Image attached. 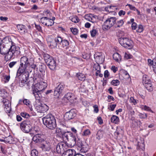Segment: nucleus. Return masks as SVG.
Listing matches in <instances>:
<instances>
[{"mask_svg":"<svg viewBox=\"0 0 156 156\" xmlns=\"http://www.w3.org/2000/svg\"><path fill=\"white\" fill-rule=\"evenodd\" d=\"M33 94H34V96H35V97L36 99V100H39L40 98L41 97V95L40 94V92H37V91H35L34 90V89H32Z\"/></svg>","mask_w":156,"mask_h":156,"instance_id":"bb28decb","label":"nucleus"},{"mask_svg":"<svg viewBox=\"0 0 156 156\" xmlns=\"http://www.w3.org/2000/svg\"><path fill=\"white\" fill-rule=\"evenodd\" d=\"M32 139L35 143L41 142L45 140V137L44 135L42 134H37L35 135Z\"/></svg>","mask_w":156,"mask_h":156,"instance_id":"9b49d317","label":"nucleus"},{"mask_svg":"<svg viewBox=\"0 0 156 156\" xmlns=\"http://www.w3.org/2000/svg\"><path fill=\"white\" fill-rule=\"evenodd\" d=\"M44 15L47 16L42 17L40 19L41 23L44 25L47 26H51L53 25L52 21L51 19L48 17L50 15V12L48 10H47L44 12Z\"/></svg>","mask_w":156,"mask_h":156,"instance_id":"20e7f679","label":"nucleus"},{"mask_svg":"<svg viewBox=\"0 0 156 156\" xmlns=\"http://www.w3.org/2000/svg\"><path fill=\"white\" fill-rule=\"evenodd\" d=\"M47 64L51 70H53L56 67L55 61L52 58H51L50 59L47 61Z\"/></svg>","mask_w":156,"mask_h":156,"instance_id":"f3484780","label":"nucleus"},{"mask_svg":"<svg viewBox=\"0 0 156 156\" xmlns=\"http://www.w3.org/2000/svg\"><path fill=\"white\" fill-rule=\"evenodd\" d=\"M71 31L74 35L77 34L78 32V30L76 28H70Z\"/></svg>","mask_w":156,"mask_h":156,"instance_id":"de8ad7c7","label":"nucleus"},{"mask_svg":"<svg viewBox=\"0 0 156 156\" xmlns=\"http://www.w3.org/2000/svg\"><path fill=\"white\" fill-rule=\"evenodd\" d=\"M35 27L38 31L41 32H42V27L40 25L35 24Z\"/></svg>","mask_w":156,"mask_h":156,"instance_id":"603ef678","label":"nucleus"},{"mask_svg":"<svg viewBox=\"0 0 156 156\" xmlns=\"http://www.w3.org/2000/svg\"><path fill=\"white\" fill-rule=\"evenodd\" d=\"M47 84L46 83L44 82H41L34 84L32 87V89H34L35 91L37 92H42L47 87Z\"/></svg>","mask_w":156,"mask_h":156,"instance_id":"6e6552de","label":"nucleus"},{"mask_svg":"<svg viewBox=\"0 0 156 156\" xmlns=\"http://www.w3.org/2000/svg\"><path fill=\"white\" fill-rule=\"evenodd\" d=\"M43 151H49L51 149V144L49 142L45 141L40 146Z\"/></svg>","mask_w":156,"mask_h":156,"instance_id":"dca6fc26","label":"nucleus"},{"mask_svg":"<svg viewBox=\"0 0 156 156\" xmlns=\"http://www.w3.org/2000/svg\"><path fill=\"white\" fill-rule=\"evenodd\" d=\"M21 115L25 118H28L30 117V115L26 112H22L20 113Z\"/></svg>","mask_w":156,"mask_h":156,"instance_id":"49530a36","label":"nucleus"},{"mask_svg":"<svg viewBox=\"0 0 156 156\" xmlns=\"http://www.w3.org/2000/svg\"><path fill=\"white\" fill-rule=\"evenodd\" d=\"M144 110L147 111H150L151 110V109L149 107L147 106L146 105H144V106L143 108Z\"/></svg>","mask_w":156,"mask_h":156,"instance_id":"0e129e2a","label":"nucleus"},{"mask_svg":"<svg viewBox=\"0 0 156 156\" xmlns=\"http://www.w3.org/2000/svg\"><path fill=\"white\" fill-rule=\"evenodd\" d=\"M137 27V24L136 23H133L132 24L131 27L132 30H135L136 29Z\"/></svg>","mask_w":156,"mask_h":156,"instance_id":"13d9d810","label":"nucleus"},{"mask_svg":"<svg viewBox=\"0 0 156 156\" xmlns=\"http://www.w3.org/2000/svg\"><path fill=\"white\" fill-rule=\"evenodd\" d=\"M73 134L70 132H63L61 136H62L64 140H68L69 138L73 136Z\"/></svg>","mask_w":156,"mask_h":156,"instance_id":"5701e85b","label":"nucleus"},{"mask_svg":"<svg viewBox=\"0 0 156 156\" xmlns=\"http://www.w3.org/2000/svg\"><path fill=\"white\" fill-rule=\"evenodd\" d=\"M76 114L73 110H70L68 112H66L64 116V118L66 120H69L75 117Z\"/></svg>","mask_w":156,"mask_h":156,"instance_id":"4468645a","label":"nucleus"},{"mask_svg":"<svg viewBox=\"0 0 156 156\" xmlns=\"http://www.w3.org/2000/svg\"><path fill=\"white\" fill-rule=\"evenodd\" d=\"M126 13L125 12L122 10H121L119 12V16H121L122 15H124Z\"/></svg>","mask_w":156,"mask_h":156,"instance_id":"69168bd1","label":"nucleus"},{"mask_svg":"<svg viewBox=\"0 0 156 156\" xmlns=\"http://www.w3.org/2000/svg\"><path fill=\"white\" fill-rule=\"evenodd\" d=\"M115 17H111L108 18L104 22L103 27L104 30H107L112 27L115 23L116 21Z\"/></svg>","mask_w":156,"mask_h":156,"instance_id":"423d86ee","label":"nucleus"},{"mask_svg":"<svg viewBox=\"0 0 156 156\" xmlns=\"http://www.w3.org/2000/svg\"><path fill=\"white\" fill-rule=\"evenodd\" d=\"M139 118L141 119H145L147 117V115L146 114L140 113L139 114Z\"/></svg>","mask_w":156,"mask_h":156,"instance_id":"864d4df0","label":"nucleus"},{"mask_svg":"<svg viewBox=\"0 0 156 156\" xmlns=\"http://www.w3.org/2000/svg\"><path fill=\"white\" fill-rule=\"evenodd\" d=\"M69 18L70 20L75 23H78L79 21L78 17L76 16H70Z\"/></svg>","mask_w":156,"mask_h":156,"instance_id":"72a5a7b5","label":"nucleus"},{"mask_svg":"<svg viewBox=\"0 0 156 156\" xmlns=\"http://www.w3.org/2000/svg\"><path fill=\"white\" fill-rule=\"evenodd\" d=\"M65 98L68 100L71 103L73 102L74 99H75L74 94L72 93L68 92L65 95Z\"/></svg>","mask_w":156,"mask_h":156,"instance_id":"4be33fe9","label":"nucleus"},{"mask_svg":"<svg viewBox=\"0 0 156 156\" xmlns=\"http://www.w3.org/2000/svg\"><path fill=\"white\" fill-rule=\"evenodd\" d=\"M4 77L5 80V81L6 82V81L7 82H8L9 81L10 78V76L9 75H5L4 76Z\"/></svg>","mask_w":156,"mask_h":156,"instance_id":"680f3d73","label":"nucleus"},{"mask_svg":"<svg viewBox=\"0 0 156 156\" xmlns=\"http://www.w3.org/2000/svg\"><path fill=\"white\" fill-rule=\"evenodd\" d=\"M146 88L149 91H152L153 90V87L151 82L144 85Z\"/></svg>","mask_w":156,"mask_h":156,"instance_id":"c85d7f7f","label":"nucleus"},{"mask_svg":"<svg viewBox=\"0 0 156 156\" xmlns=\"http://www.w3.org/2000/svg\"><path fill=\"white\" fill-rule=\"evenodd\" d=\"M17 27L19 31L21 34H24L27 31L26 27L23 25H17Z\"/></svg>","mask_w":156,"mask_h":156,"instance_id":"6ab92c4d","label":"nucleus"},{"mask_svg":"<svg viewBox=\"0 0 156 156\" xmlns=\"http://www.w3.org/2000/svg\"><path fill=\"white\" fill-rule=\"evenodd\" d=\"M97 119L99 124H101L103 123V121L101 117H98Z\"/></svg>","mask_w":156,"mask_h":156,"instance_id":"774afa93","label":"nucleus"},{"mask_svg":"<svg viewBox=\"0 0 156 156\" xmlns=\"http://www.w3.org/2000/svg\"><path fill=\"white\" fill-rule=\"evenodd\" d=\"M65 144L63 143L58 144L56 147V150L58 153H61L64 150Z\"/></svg>","mask_w":156,"mask_h":156,"instance_id":"412c9836","label":"nucleus"},{"mask_svg":"<svg viewBox=\"0 0 156 156\" xmlns=\"http://www.w3.org/2000/svg\"><path fill=\"white\" fill-rule=\"evenodd\" d=\"M124 23V22L123 20H120L115 23V25L116 27H122Z\"/></svg>","mask_w":156,"mask_h":156,"instance_id":"f704fd0d","label":"nucleus"},{"mask_svg":"<svg viewBox=\"0 0 156 156\" xmlns=\"http://www.w3.org/2000/svg\"><path fill=\"white\" fill-rule=\"evenodd\" d=\"M12 137L10 136H9L4 139V142L5 143H12Z\"/></svg>","mask_w":156,"mask_h":156,"instance_id":"a19ab883","label":"nucleus"},{"mask_svg":"<svg viewBox=\"0 0 156 156\" xmlns=\"http://www.w3.org/2000/svg\"><path fill=\"white\" fill-rule=\"evenodd\" d=\"M44 58L45 61V62L47 63V61L49 59H50L51 57H50V55L48 54H45L44 56Z\"/></svg>","mask_w":156,"mask_h":156,"instance_id":"3c124183","label":"nucleus"},{"mask_svg":"<svg viewBox=\"0 0 156 156\" xmlns=\"http://www.w3.org/2000/svg\"><path fill=\"white\" fill-rule=\"evenodd\" d=\"M2 102L5 105V110L7 113H10L11 111V104L9 100L4 99Z\"/></svg>","mask_w":156,"mask_h":156,"instance_id":"f8f14e48","label":"nucleus"},{"mask_svg":"<svg viewBox=\"0 0 156 156\" xmlns=\"http://www.w3.org/2000/svg\"><path fill=\"white\" fill-rule=\"evenodd\" d=\"M3 43L0 46V53L2 55H6L8 59L14 58L20 54L19 48L16 47L14 43L9 41L8 38L4 39Z\"/></svg>","mask_w":156,"mask_h":156,"instance_id":"f257e3e1","label":"nucleus"},{"mask_svg":"<svg viewBox=\"0 0 156 156\" xmlns=\"http://www.w3.org/2000/svg\"><path fill=\"white\" fill-rule=\"evenodd\" d=\"M143 30V27L141 25H139L136 29V32L139 33L142 32Z\"/></svg>","mask_w":156,"mask_h":156,"instance_id":"e433bc0d","label":"nucleus"},{"mask_svg":"<svg viewBox=\"0 0 156 156\" xmlns=\"http://www.w3.org/2000/svg\"><path fill=\"white\" fill-rule=\"evenodd\" d=\"M54 40L55 43L51 42L49 45L50 46L51 48L55 47L57 48L58 45L59 44H61V43L62 41V38L58 36L55 38Z\"/></svg>","mask_w":156,"mask_h":156,"instance_id":"ddd939ff","label":"nucleus"},{"mask_svg":"<svg viewBox=\"0 0 156 156\" xmlns=\"http://www.w3.org/2000/svg\"><path fill=\"white\" fill-rule=\"evenodd\" d=\"M76 154V151L74 149H69L64 152L62 156H74Z\"/></svg>","mask_w":156,"mask_h":156,"instance_id":"aec40b11","label":"nucleus"},{"mask_svg":"<svg viewBox=\"0 0 156 156\" xmlns=\"http://www.w3.org/2000/svg\"><path fill=\"white\" fill-rule=\"evenodd\" d=\"M116 106V104L109 105H108V108L111 111H113Z\"/></svg>","mask_w":156,"mask_h":156,"instance_id":"a18cd8bd","label":"nucleus"},{"mask_svg":"<svg viewBox=\"0 0 156 156\" xmlns=\"http://www.w3.org/2000/svg\"><path fill=\"white\" fill-rule=\"evenodd\" d=\"M34 107L37 112L41 113L46 112L49 108L48 106L46 105L40 103H36Z\"/></svg>","mask_w":156,"mask_h":156,"instance_id":"1a4fd4ad","label":"nucleus"},{"mask_svg":"<svg viewBox=\"0 0 156 156\" xmlns=\"http://www.w3.org/2000/svg\"><path fill=\"white\" fill-rule=\"evenodd\" d=\"M90 132L89 129H86L83 132L82 135L83 136H89L90 134Z\"/></svg>","mask_w":156,"mask_h":156,"instance_id":"58836bf2","label":"nucleus"},{"mask_svg":"<svg viewBox=\"0 0 156 156\" xmlns=\"http://www.w3.org/2000/svg\"><path fill=\"white\" fill-rule=\"evenodd\" d=\"M23 103L24 104L28 106H29L30 105V102L29 100L27 99H24L23 101Z\"/></svg>","mask_w":156,"mask_h":156,"instance_id":"8fccbe9b","label":"nucleus"},{"mask_svg":"<svg viewBox=\"0 0 156 156\" xmlns=\"http://www.w3.org/2000/svg\"><path fill=\"white\" fill-rule=\"evenodd\" d=\"M17 63L16 61H13L10 62L9 64V67L10 68H12Z\"/></svg>","mask_w":156,"mask_h":156,"instance_id":"5fc2aeb1","label":"nucleus"},{"mask_svg":"<svg viewBox=\"0 0 156 156\" xmlns=\"http://www.w3.org/2000/svg\"><path fill=\"white\" fill-rule=\"evenodd\" d=\"M80 150L81 151H87L88 149V146L87 144L85 142H83V144Z\"/></svg>","mask_w":156,"mask_h":156,"instance_id":"2f4dec72","label":"nucleus"},{"mask_svg":"<svg viewBox=\"0 0 156 156\" xmlns=\"http://www.w3.org/2000/svg\"><path fill=\"white\" fill-rule=\"evenodd\" d=\"M103 136V132L99 130L97 132L96 135V137L98 140H100Z\"/></svg>","mask_w":156,"mask_h":156,"instance_id":"473e14b6","label":"nucleus"},{"mask_svg":"<svg viewBox=\"0 0 156 156\" xmlns=\"http://www.w3.org/2000/svg\"><path fill=\"white\" fill-rule=\"evenodd\" d=\"M83 142H85L84 141H82L78 139L77 142V145L79 148L80 150V149L81 148L83 144Z\"/></svg>","mask_w":156,"mask_h":156,"instance_id":"c9c22d12","label":"nucleus"},{"mask_svg":"<svg viewBox=\"0 0 156 156\" xmlns=\"http://www.w3.org/2000/svg\"><path fill=\"white\" fill-rule=\"evenodd\" d=\"M67 144L69 147H72L75 146L76 144V138L75 136L73 135L67 140Z\"/></svg>","mask_w":156,"mask_h":156,"instance_id":"a211bd4d","label":"nucleus"},{"mask_svg":"<svg viewBox=\"0 0 156 156\" xmlns=\"http://www.w3.org/2000/svg\"><path fill=\"white\" fill-rule=\"evenodd\" d=\"M94 68L96 71V76H98V74L101 72V68L99 65V64H95L94 66Z\"/></svg>","mask_w":156,"mask_h":156,"instance_id":"c756f323","label":"nucleus"},{"mask_svg":"<svg viewBox=\"0 0 156 156\" xmlns=\"http://www.w3.org/2000/svg\"><path fill=\"white\" fill-rule=\"evenodd\" d=\"M7 94V93L5 90H1L0 95L1 97L3 98H5V97L6 96Z\"/></svg>","mask_w":156,"mask_h":156,"instance_id":"c03bdc74","label":"nucleus"},{"mask_svg":"<svg viewBox=\"0 0 156 156\" xmlns=\"http://www.w3.org/2000/svg\"><path fill=\"white\" fill-rule=\"evenodd\" d=\"M111 121L115 124H118L119 122V118L117 116L113 115L111 118Z\"/></svg>","mask_w":156,"mask_h":156,"instance_id":"393cba45","label":"nucleus"},{"mask_svg":"<svg viewBox=\"0 0 156 156\" xmlns=\"http://www.w3.org/2000/svg\"><path fill=\"white\" fill-rule=\"evenodd\" d=\"M61 44L62 45V47L65 49H67L69 45V42L66 40H62Z\"/></svg>","mask_w":156,"mask_h":156,"instance_id":"cd10ccee","label":"nucleus"},{"mask_svg":"<svg viewBox=\"0 0 156 156\" xmlns=\"http://www.w3.org/2000/svg\"><path fill=\"white\" fill-rule=\"evenodd\" d=\"M111 69L113 71L114 73H115L118 70V68L115 66H112L111 67Z\"/></svg>","mask_w":156,"mask_h":156,"instance_id":"052dcab7","label":"nucleus"},{"mask_svg":"<svg viewBox=\"0 0 156 156\" xmlns=\"http://www.w3.org/2000/svg\"><path fill=\"white\" fill-rule=\"evenodd\" d=\"M64 86L61 84H59L54 89V95L58 97L64 92Z\"/></svg>","mask_w":156,"mask_h":156,"instance_id":"9d476101","label":"nucleus"},{"mask_svg":"<svg viewBox=\"0 0 156 156\" xmlns=\"http://www.w3.org/2000/svg\"><path fill=\"white\" fill-rule=\"evenodd\" d=\"M153 62L154 59L153 60H151L150 59H148V62L149 64H150L151 65H152L153 66H154L155 65H156V63H154Z\"/></svg>","mask_w":156,"mask_h":156,"instance_id":"bf43d9fd","label":"nucleus"},{"mask_svg":"<svg viewBox=\"0 0 156 156\" xmlns=\"http://www.w3.org/2000/svg\"><path fill=\"white\" fill-rule=\"evenodd\" d=\"M32 122L29 121H23L20 123L21 129L24 132L28 133L32 129Z\"/></svg>","mask_w":156,"mask_h":156,"instance_id":"0eeeda50","label":"nucleus"},{"mask_svg":"<svg viewBox=\"0 0 156 156\" xmlns=\"http://www.w3.org/2000/svg\"><path fill=\"white\" fill-rule=\"evenodd\" d=\"M63 132L62 130L59 128H57L55 130L56 133H57L58 135L59 136H61L62 134V133H63Z\"/></svg>","mask_w":156,"mask_h":156,"instance_id":"ea45409f","label":"nucleus"},{"mask_svg":"<svg viewBox=\"0 0 156 156\" xmlns=\"http://www.w3.org/2000/svg\"><path fill=\"white\" fill-rule=\"evenodd\" d=\"M113 59L117 62H119L121 59V55L118 53H115L113 54Z\"/></svg>","mask_w":156,"mask_h":156,"instance_id":"a878e982","label":"nucleus"},{"mask_svg":"<svg viewBox=\"0 0 156 156\" xmlns=\"http://www.w3.org/2000/svg\"><path fill=\"white\" fill-rule=\"evenodd\" d=\"M119 81L118 80H113L111 82V84L114 86H117L119 85Z\"/></svg>","mask_w":156,"mask_h":156,"instance_id":"4c0bfd02","label":"nucleus"},{"mask_svg":"<svg viewBox=\"0 0 156 156\" xmlns=\"http://www.w3.org/2000/svg\"><path fill=\"white\" fill-rule=\"evenodd\" d=\"M119 41L120 44L125 48L130 49L133 47L132 41L127 37L120 38Z\"/></svg>","mask_w":156,"mask_h":156,"instance_id":"39448f33","label":"nucleus"},{"mask_svg":"<svg viewBox=\"0 0 156 156\" xmlns=\"http://www.w3.org/2000/svg\"><path fill=\"white\" fill-rule=\"evenodd\" d=\"M77 76L78 80L81 81H84L85 79V75L80 73H78L77 74Z\"/></svg>","mask_w":156,"mask_h":156,"instance_id":"7c9ffc66","label":"nucleus"},{"mask_svg":"<svg viewBox=\"0 0 156 156\" xmlns=\"http://www.w3.org/2000/svg\"><path fill=\"white\" fill-rule=\"evenodd\" d=\"M30 65V63L26 56L22 57L20 58V66L17 71L16 76H19L23 73L26 71L27 67Z\"/></svg>","mask_w":156,"mask_h":156,"instance_id":"7ed1b4c3","label":"nucleus"},{"mask_svg":"<svg viewBox=\"0 0 156 156\" xmlns=\"http://www.w3.org/2000/svg\"><path fill=\"white\" fill-rule=\"evenodd\" d=\"M8 19V18L7 17H3V16H1L0 17V20L4 21L5 22Z\"/></svg>","mask_w":156,"mask_h":156,"instance_id":"e2e57ef3","label":"nucleus"},{"mask_svg":"<svg viewBox=\"0 0 156 156\" xmlns=\"http://www.w3.org/2000/svg\"><path fill=\"white\" fill-rule=\"evenodd\" d=\"M97 30L94 29H93L92 30L90 31V34L92 37H94L95 36L97 33Z\"/></svg>","mask_w":156,"mask_h":156,"instance_id":"37998d69","label":"nucleus"},{"mask_svg":"<svg viewBox=\"0 0 156 156\" xmlns=\"http://www.w3.org/2000/svg\"><path fill=\"white\" fill-rule=\"evenodd\" d=\"M110 75L109 73L107 70H105L104 73V76L105 78L108 77Z\"/></svg>","mask_w":156,"mask_h":156,"instance_id":"4d7b16f0","label":"nucleus"},{"mask_svg":"<svg viewBox=\"0 0 156 156\" xmlns=\"http://www.w3.org/2000/svg\"><path fill=\"white\" fill-rule=\"evenodd\" d=\"M94 111L96 113H98V107L97 105H95L94 106Z\"/></svg>","mask_w":156,"mask_h":156,"instance_id":"338daca9","label":"nucleus"},{"mask_svg":"<svg viewBox=\"0 0 156 156\" xmlns=\"http://www.w3.org/2000/svg\"><path fill=\"white\" fill-rule=\"evenodd\" d=\"M132 55L130 54L127 53L126 52L125 53V55L124 56V58L128 59H129L131 58Z\"/></svg>","mask_w":156,"mask_h":156,"instance_id":"6e6d98bb","label":"nucleus"},{"mask_svg":"<svg viewBox=\"0 0 156 156\" xmlns=\"http://www.w3.org/2000/svg\"><path fill=\"white\" fill-rule=\"evenodd\" d=\"M151 82L148 76L146 75H144L143 76L142 83L144 85Z\"/></svg>","mask_w":156,"mask_h":156,"instance_id":"b1692460","label":"nucleus"},{"mask_svg":"<svg viewBox=\"0 0 156 156\" xmlns=\"http://www.w3.org/2000/svg\"><path fill=\"white\" fill-rule=\"evenodd\" d=\"M94 58L98 64H102L104 62V58L101 53H98H98H95L94 55Z\"/></svg>","mask_w":156,"mask_h":156,"instance_id":"2eb2a0df","label":"nucleus"},{"mask_svg":"<svg viewBox=\"0 0 156 156\" xmlns=\"http://www.w3.org/2000/svg\"><path fill=\"white\" fill-rule=\"evenodd\" d=\"M44 124L51 129H53L56 126V120L51 114L48 115L42 119Z\"/></svg>","mask_w":156,"mask_h":156,"instance_id":"f03ea898","label":"nucleus"},{"mask_svg":"<svg viewBox=\"0 0 156 156\" xmlns=\"http://www.w3.org/2000/svg\"><path fill=\"white\" fill-rule=\"evenodd\" d=\"M138 101V100L135 99L133 97H131L130 98L129 102L133 103L134 105H135Z\"/></svg>","mask_w":156,"mask_h":156,"instance_id":"79ce46f5","label":"nucleus"},{"mask_svg":"<svg viewBox=\"0 0 156 156\" xmlns=\"http://www.w3.org/2000/svg\"><path fill=\"white\" fill-rule=\"evenodd\" d=\"M32 156H37L38 154V151L35 149L32 150L31 153Z\"/></svg>","mask_w":156,"mask_h":156,"instance_id":"09e8293b","label":"nucleus"}]
</instances>
